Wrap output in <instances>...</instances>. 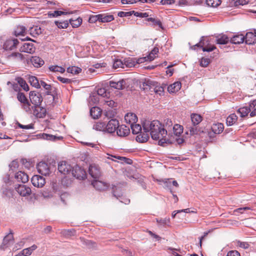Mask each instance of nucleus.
<instances>
[{
	"label": "nucleus",
	"mask_w": 256,
	"mask_h": 256,
	"mask_svg": "<svg viewBox=\"0 0 256 256\" xmlns=\"http://www.w3.org/2000/svg\"><path fill=\"white\" fill-rule=\"evenodd\" d=\"M251 210V208L250 207H248V206H245V207H243V208H236V210H234V213L235 214H236V213L238 212V213H240V214H243V211L244 210Z\"/></svg>",
	"instance_id": "obj_61"
},
{
	"label": "nucleus",
	"mask_w": 256,
	"mask_h": 256,
	"mask_svg": "<svg viewBox=\"0 0 256 256\" xmlns=\"http://www.w3.org/2000/svg\"><path fill=\"white\" fill-rule=\"evenodd\" d=\"M114 20V16L108 14H101L93 16L90 18V20L99 21L102 22H108Z\"/></svg>",
	"instance_id": "obj_3"
},
{
	"label": "nucleus",
	"mask_w": 256,
	"mask_h": 256,
	"mask_svg": "<svg viewBox=\"0 0 256 256\" xmlns=\"http://www.w3.org/2000/svg\"><path fill=\"white\" fill-rule=\"evenodd\" d=\"M17 98L22 104L28 100L25 94L22 92H18L17 94Z\"/></svg>",
	"instance_id": "obj_54"
},
{
	"label": "nucleus",
	"mask_w": 256,
	"mask_h": 256,
	"mask_svg": "<svg viewBox=\"0 0 256 256\" xmlns=\"http://www.w3.org/2000/svg\"><path fill=\"white\" fill-rule=\"evenodd\" d=\"M124 66L127 68H132L136 65V62L130 58H125L124 61Z\"/></svg>",
	"instance_id": "obj_41"
},
{
	"label": "nucleus",
	"mask_w": 256,
	"mask_h": 256,
	"mask_svg": "<svg viewBox=\"0 0 256 256\" xmlns=\"http://www.w3.org/2000/svg\"><path fill=\"white\" fill-rule=\"evenodd\" d=\"M110 86L111 88H114L117 90H123L126 86V80H122L118 82H115L112 80H110L109 82Z\"/></svg>",
	"instance_id": "obj_15"
},
{
	"label": "nucleus",
	"mask_w": 256,
	"mask_h": 256,
	"mask_svg": "<svg viewBox=\"0 0 256 256\" xmlns=\"http://www.w3.org/2000/svg\"><path fill=\"white\" fill-rule=\"evenodd\" d=\"M156 222L160 225H166L170 222V218H156Z\"/></svg>",
	"instance_id": "obj_59"
},
{
	"label": "nucleus",
	"mask_w": 256,
	"mask_h": 256,
	"mask_svg": "<svg viewBox=\"0 0 256 256\" xmlns=\"http://www.w3.org/2000/svg\"><path fill=\"white\" fill-rule=\"evenodd\" d=\"M18 42L17 39H8L4 43L3 48L6 50H12L16 48Z\"/></svg>",
	"instance_id": "obj_16"
},
{
	"label": "nucleus",
	"mask_w": 256,
	"mask_h": 256,
	"mask_svg": "<svg viewBox=\"0 0 256 256\" xmlns=\"http://www.w3.org/2000/svg\"><path fill=\"white\" fill-rule=\"evenodd\" d=\"M82 22V19L80 18H78L76 20H70V23L71 24L73 28L78 27Z\"/></svg>",
	"instance_id": "obj_50"
},
{
	"label": "nucleus",
	"mask_w": 256,
	"mask_h": 256,
	"mask_svg": "<svg viewBox=\"0 0 256 256\" xmlns=\"http://www.w3.org/2000/svg\"><path fill=\"white\" fill-rule=\"evenodd\" d=\"M130 125L133 134H138L142 132V126L140 124L135 123Z\"/></svg>",
	"instance_id": "obj_39"
},
{
	"label": "nucleus",
	"mask_w": 256,
	"mask_h": 256,
	"mask_svg": "<svg viewBox=\"0 0 256 256\" xmlns=\"http://www.w3.org/2000/svg\"><path fill=\"white\" fill-rule=\"evenodd\" d=\"M31 182L33 186L37 188H42L46 184L45 178L39 175L34 176Z\"/></svg>",
	"instance_id": "obj_12"
},
{
	"label": "nucleus",
	"mask_w": 256,
	"mask_h": 256,
	"mask_svg": "<svg viewBox=\"0 0 256 256\" xmlns=\"http://www.w3.org/2000/svg\"><path fill=\"white\" fill-rule=\"evenodd\" d=\"M108 156L107 158L108 159H110L112 160H114L112 158H117V159L121 160H124V162L127 163V164H130V162L132 161L131 160H130L129 158H127L125 157H122V156H114L110 155V154H108Z\"/></svg>",
	"instance_id": "obj_45"
},
{
	"label": "nucleus",
	"mask_w": 256,
	"mask_h": 256,
	"mask_svg": "<svg viewBox=\"0 0 256 256\" xmlns=\"http://www.w3.org/2000/svg\"><path fill=\"white\" fill-rule=\"evenodd\" d=\"M113 68H124V62L120 60H116L113 64Z\"/></svg>",
	"instance_id": "obj_53"
},
{
	"label": "nucleus",
	"mask_w": 256,
	"mask_h": 256,
	"mask_svg": "<svg viewBox=\"0 0 256 256\" xmlns=\"http://www.w3.org/2000/svg\"><path fill=\"white\" fill-rule=\"evenodd\" d=\"M159 50L157 47H154L153 50L150 52L148 56H147L148 59L149 61L153 60L156 56V55L158 54V52Z\"/></svg>",
	"instance_id": "obj_42"
},
{
	"label": "nucleus",
	"mask_w": 256,
	"mask_h": 256,
	"mask_svg": "<svg viewBox=\"0 0 256 256\" xmlns=\"http://www.w3.org/2000/svg\"><path fill=\"white\" fill-rule=\"evenodd\" d=\"M173 132L176 136H179L183 132L182 126L178 124H174L173 126Z\"/></svg>",
	"instance_id": "obj_40"
},
{
	"label": "nucleus",
	"mask_w": 256,
	"mask_h": 256,
	"mask_svg": "<svg viewBox=\"0 0 256 256\" xmlns=\"http://www.w3.org/2000/svg\"><path fill=\"white\" fill-rule=\"evenodd\" d=\"M16 81L18 84L22 88V89L26 91H28L29 90V87L26 81L22 78L18 77L16 78Z\"/></svg>",
	"instance_id": "obj_29"
},
{
	"label": "nucleus",
	"mask_w": 256,
	"mask_h": 256,
	"mask_svg": "<svg viewBox=\"0 0 256 256\" xmlns=\"http://www.w3.org/2000/svg\"><path fill=\"white\" fill-rule=\"evenodd\" d=\"M36 168L38 173L45 176L49 175L51 172L50 164L44 162H40L37 164Z\"/></svg>",
	"instance_id": "obj_4"
},
{
	"label": "nucleus",
	"mask_w": 256,
	"mask_h": 256,
	"mask_svg": "<svg viewBox=\"0 0 256 256\" xmlns=\"http://www.w3.org/2000/svg\"><path fill=\"white\" fill-rule=\"evenodd\" d=\"M80 241L82 244L86 246H87L88 248H94L96 247V244L90 240H86L84 238H80Z\"/></svg>",
	"instance_id": "obj_30"
},
{
	"label": "nucleus",
	"mask_w": 256,
	"mask_h": 256,
	"mask_svg": "<svg viewBox=\"0 0 256 256\" xmlns=\"http://www.w3.org/2000/svg\"><path fill=\"white\" fill-rule=\"evenodd\" d=\"M26 28L24 26H19L15 30L14 32L16 36H24L26 32Z\"/></svg>",
	"instance_id": "obj_35"
},
{
	"label": "nucleus",
	"mask_w": 256,
	"mask_h": 256,
	"mask_svg": "<svg viewBox=\"0 0 256 256\" xmlns=\"http://www.w3.org/2000/svg\"><path fill=\"white\" fill-rule=\"evenodd\" d=\"M98 94L102 97V98H108L110 94L108 92L105 88H100L97 90Z\"/></svg>",
	"instance_id": "obj_32"
},
{
	"label": "nucleus",
	"mask_w": 256,
	"mask_h": 256,
	"mask_svg": "<svg viewBox=\"0 0 256 256\" xmlns=\"http://www.w3.org/2000/svg\"><path fill=\"white\" fill-rule=\"evenodd\" d=\"M130 132V130L129 127L123 124L119 126L116 130L118 136L121 137L128 136Z\"/></svg>",
	"instance_id": "obj_18"
},
{
	"label": "nucleus",
	"mask_w": 256,
	"mask_h": 256,
	"mask_svg": "<svg viewBox=\"0 0 256 256\" xmlns=\"http://www.w3.org/2000/svg\"><path fill=\"white\" fill-rule=\"evenodd\" d=\"M22 108L27 113L31 114L32 110V106L30 104L28 100L27 102L22 104Z\"/></svg>",
	"instance_id": "obj_38"
},
{
	"label": "nucleus",
	"mask_w": 256,
	"mask_h": 256,
	"mask_svg": "<svg viewBox=\"0 0 256 256\" xmlns=\"http://www.w3.org/2000/svg\"><path fill=\"white\" fill-rule=\"evenodd\" d=\"M230 39L228 36L224 34L218 36L216 37V44H225L228 42Z\"/></svg>",
	"instance_id": "obj_26"
},
{
	"label": "nucleus",
	"mask_w": 256,
	"mask_h": 256,
	"mask_svg": "<svg viewBox=\"0 0 256 256\" xmlns=\"http://www.w3.org/2000/svg\"><path fill=\"white\" fill-rule=\"evenodd\" d=\"M40 85L42 86L45 90H46V94L48 95L52 94V87L50 84H46V82L40 80Z\"/></svg>",
	"instance_id": "obj_33"
},
{
	"label": "nucleus",
	"mask_w": 256,
	"mask_h": 256,
	"mask_svg": "<svg viewBox=\"0 0 256 256\" xmlns=\"http://www.w3.org/2000/svg\"><path fill=\"white\" fill-rule=\"evenodd\" d=\"M20 50L22 52L32 54L34 52L35 48L32 43L26 42L20 47Z\"/></svg>",
	"instance_id": "obj_19"
},
{
	"label": "nucleus",
	"mask_w": 256,
	"mask_h": 256,
	"mask_svg": "<svg viewBox=\"0 0 256 256\" xmlns=\"http://www.w3.org/2000/svg\"><path fill=\"white\" fill-rule=\"evenodd\" d=\"M28 82L32 86L36 88H40V82H39L37 78L34 76H29Z\"/></svg>",
	"instance_id": "obj_27"
},
{
	"label": "nucleus",
	"mask_w": 256,
	"mask_h": 256,
	"mask_svg": "<svg viewBox=\"0 0 256 256\" xmlns=\"http://www.w3.org/2000/svg\"><path fill=\"white\" fill-rule=\"evenodd\" d=\"M90 114L94 118H98L101 115L100 109L96 106L93 107L90 110Z\"/></svg>",
	"instance_id": "obj_28"
},
{
	"label": "nucleus",
	"mask_w": 256,
	"mask_h": 256,
	"mask_svg": "<svg viewBox=\"0 0 256 256\" xmlns=\"http://www.w3.org/2000/svg\"><path fill=\"white\" fill-rule=\"evenodd\" d=\"M89 174L94 178H99L100 172L99 168L96 164H92L89 167Z\"/></svg>",
	"instance_id": "obj_17"
},
{
	"label": "nucleus",
	"mask_w": 256,
	"mask_h": 256,
	"mask_svg": "<svg viewBox=\"0 0 256 256\" xmlns=\"http://www.w3.org/2000/svg\"><path fill=\"white\" fill-rule=\"evenodd\" d=\"M226 256H240V255L237 250H230L228 252Z\"/></svg>",
	"instance_id": "obj_64"
},
{
	"label": "nucleus",
	"mask_w": 256,
	"mask_h": 256,
	"mask_svg": "<svg viewBox=\"0 0 256 256\" xmlns=\"http://www.w3.org/2000/svg\"><path fill=\"white\" fill-rule=\"evenodd\" d=\"M30 62L36 68L40 67L44 64V61L40 57L34 56L30 58Z\"/></svg>",
	"instance_id": "obj_23"
},
{
	"label": "nucleus",
	"mask_w": 256,
	"mask_h": 256,
	"mask_svg": "<svg viewBox=\"0 0 256 256\" xmlns=\"http://www.w3.org/2000/svg\"><path fill=\"white\" fill-rule=\"evenodd\" d=\"M32 114L38 118H43L46 115V110L40 105L32 106Z\"/></svg>",
	"instance_id": "obj_5"
},
{
	"label": "nucleus",
	"mask_w": 256,
	"mask_h": 256,
	"mask_svg": "<svg viewBox=\"0 0 256 256\" xmlns=\"http://www.w3.org/2000/svg\"><path fill=\"white\" fill-rule=\"evenodd\" d=\"M42 32V31L41 28L38 26H33L30 29V33L33 37H35L36 36L40 34Z\"/></svg>",
	"instance_id": "obj_31"
},
{
	"label": "nucleus",
	"mask_w": 256,
	"mask_h": 256,
	"mask_svg": "<svg viewBox=\"0 0 256 256\" xmlns=\"http://www.w3.org/2000/svg\"><path fill=\"white\" fill-rule=\"evenodd\" d=\"M49 69L50 71L54 72H60V73H64L65 72L64 68L58 66H52L49 67Z\"/></svg>",
	"instance_id": "obj_47"
},
{
	"label": "nucleus",
	"mask_w": 256,
	"mask_h": 256,
	"mask_svg": "<svg viewBox=\"0 0 256 256\" xmlns=\"http://www.w3.org/2000/svg\"><path fill=\"white\" fill-rule=\"evenodd\" d=\"M106 124L102 122H98L93 126V128L96 130L106 131Z\"/></svg>",
	"instance_id": "obj_36"
},
{
	"label": "nucleus",
	"mask_w": 256,
	"mask_h": 256,
	"mask_svg": "<svg viewBox=\"0 0 256 256\" xmlns=\"http://www.w3.org/2000/svg\"><path fill=\"white\" fill-rule=\"evenodd\" d=\"M15 190L22 196H28L32 192L30 188L24 184L15 185Z\"/></svg>",
	"instance_id": "obj_6"
},
{
	"label": "nucleus",
	"mask_w": 256,
	"mask_h": 256,
	"mask_svg": "<svg viewBox=\"0 0 256 256\" xmlns=\"http://www.w3.org/2000/svg\"><path fill=\"white\" fill-rule=\"evenodd\" d=\"M147 21L151 22L153 26H158L160 28L163 29L162 24L160 20L154 18H150L146 19Z\"/></svg>",
	"instance_id": "obj_46"
},
{
	"label": "nucleus",
	"mask_w": 256,
	"mask_h": 256,
	"mask_svg": "<svg viewBox=\"0 0 256 256\" xmlns=\"http://www.w3.org/2000/svg\"><path fill=\"white\" fill-rule=\"evenodd\" d=\"M124 120L126 123L132 124L136 122L138 118L134 114L128 113L124 116Z\"/></svg>",
	"instance_id": "obj_21"
},
{
	"label": "nucleus",
	"mask_w": 256,
	"mask_h": 256,
	"mask_svg": "<svg viewBox=\"0 0 256 256\" xmlns=\"http://www.w3.org/2000/svg\"><path fill=\"white\" fill-rule=\"evenodd\" d=\"M202 41V46H200V48H202V49L204 47L207 46L210 44L209 40H206L204 36H202L201 38L200 42H201Z\"/></svg>",
	"instance_id": "obj_62"
},
{
	"label": "nucleus",
	"mask_w": 256,
	"mask_h": 256,
	"mask_svg": "<svg viewBox=\"0 0 256 256\" xmlns=\"http://www.w3.org/2000/svg\"><path fill=\"white\" fill-rule=\"evenodd\" d=\"M250 108L248 106L240 108L238 110V112L240 114L241 117L243 118L246 116L250 112Z\"/></svg>",
	"instance_id": "obj_37"
},
{
	"label": "nucleus",
	"mask_w": 256,
	"mask_h": 256,
	"mask_svg": "<svg viewBox=\"0 0 256 256\" xmlns=\"http://www.w3.org/2000/svg\"><path fill=\"white\" fill-rule=\"evenodd\" d=\"M224 126L222 124L218 123L213 124L211 127L212 132H209L208 134L210 138H214L215 134L222 133L224 130Z\"/></svg>",
	"instance_id": "obj_11"
},
{
	"label": "nucleus",
	"mask_w": 256,
	"mask_h": 256,
	"mask_svg": "<svg viewBox=\"0 0 256 256\" xmlns=\"http://www.w3.org/2000/svg\"><path fill=\"white\" fill-rule=\"evenodd\" d=\"M43 138L44 139L48 140L56 141L58 140H60L62 138V136H55L49 134H44Z\"/></svg>",
	"instance_id": "obj_44"
},
{
	"label": "nucleus",
	"mask_w": 256,
	"mask_h": 256,
	"mask_svg": "<svg viewBox=\"0 0 256 256\" xmlns=\"http://www.w3.org/2000/svg\"><path fill=\"white\" fill-rule=\"evenodd\" d=\"M55 24L56 25V26L60 28H66L68 26L69 24V23L68 20H65L62 22L56 21Z\"/></svg>",
	"instance_id": "obj_55"
},
{
	"label": "nucleus",
	"mask_w": 256,
	"mask_h": 256,
	"mask_svg": "<svg viewBox=\"0 0 256 256\" xmlns=\"http://www.w3.org/2000/svg\"><path fill=\"white\" fill-rule=\"evenodd\" d=\"M164 184L168 188L169 190H170V192L172 194V189L170 188L171 186L173 185L176 187L178 186V184L176 180L172 181L170 180H166L164 182Z\"/></svg>",
	"instance_id": "obj_43"
},
{
	"label": "nucleus",
	"mask_w": 256,
	"mask_h": 256,
	"mask_svg": "<svg viewBox=\"0 0 256 256\" xmlns=\"http://www.w3.org/2000/svg\"><path fill=\"white\" fill-rule=\"evenodd\" d=\"M158 120L150 121L146 120L142 122L143 130L150 132L152 138L154 140H159V145L170 143V140L166 138L167 130Z\"/></svg>",
	"instance_id": "obj_1"
},
{
	"label": "nucleus",
	"mask_w": 256,
	"mask_h": 256,
	"mask_svg": "<svg viewBox=\"0 0 256 256\" xmlns=\"http://www.w3.org/2000/svg\"><path fill=\"white\" fill-rule=\"evenodd\" d=\"M92 184L98 190H106L109 186V184H108L102 181L98 180H93L92 182Z\"/></svg>",
	"instance_id": "obj_13"
},
{
	"label": "nucleus",
	"mask_w": 256,
	"mask_h": 256,
	"mask_svg": "<svg viewBox=\"0 0 256 256\" xmlns=\"http://www.w3.org/2000/svg\"><path fill=\"white\" fill-rule=\"evenodd\" d=\"M72 14V12H65L60 10H55L54 12L50 14V16H52V17H58V16H60L62 14Z\"/></svg>",
	"instance_id": "obj_51"
},
{
	"label": "nucleus",
	"mask_w": 256,
	"mask_h": 256,
	"mask_svg": "<svg viewBox=\"0 0 256 256\" xmlns=\"http://www.w3.org/2000/svg\"><path fill=\"white\" fill-rule=\"evenodd\" d=\"M12 238H13L12 234L10 233V234H8L7 236H6L4 238L3 240L2 244L4 246H6V245L9 244L10 242H12Z\"/></svg>",
	"instance_id": "obj_48"
},
{
	"label": "nucleus",
	"mask_w": 256,
	"mask_h": 256,
	"mask_svg": "<svg viewBox=\"0 0 256 256\" xmlns=\"http://www.w3.org/2000/svg\"><path fill=\"white\" fill-rule=\"evenodd\" d=\"M40 194L44 198H50L52 196V192L48 190H44L41 192Z\"/></svg>",
	"instance_id": "obj_58"
},
{
	"label": "nucleus",
	"mask_w": 256,
	"mask_h": 256,
	"mask_svg": "<svg viewBox=\"0 0 256 256\" xmlns=\"http://www.w3.org/2000/svg\"><path fill=\"white\" fill-rule=\"evenodd\" d=\"M237 118L238 117L235 114H230L226 118V123L227 125L230 126L233 125L236 122Z\"/></svg>",
	"instance_id": "obj_34"
},
{
	"label": "nucleus",
	"mask_w": 256,
	"mask_h": 256,
	"mask_svg": "<svg viewBox=\"0 0 256 256\" xmlns=\"http://www.w3.org/2000/svg\"><path fill=\"white\" fill-rule=\"evenodd\" d=\"M82 71V69L80 68L72 66L68 67V72L73 74H78Z\"/></svg>",
	"instance_id": "obj_49"
},
{
	"label": "nucleus",
	"mask_w": 256,
	"mask_h": 256,
	"mask_svg": "<svg viewBox=\"0 0 256 256\" xmlns=\"http://www.w3.org/2000/svg\"><path fill=\"white\" fill-rule=\"evenodd\" d=\"M210 62V60L208 58H202L201 59L200 64L203 67L207 66Z\"/></svg>",
	"instance_id": "obj_60"
},
{
	"label": "nucleus",
	"mask_w": 256,
	"mask_h": 256,
	"mask_svg": "<svg viewBox=\"0 0 256 256\" xmlns=\"http://www.w3.org/2000/svg\"><path fill=\"white\" fill-rule=\"evenodd\" d=\"M149 133L148 132H141L140 134L136 137V140L140 142H145L149 139Z\"/></svg>",
	"instance_id": "obj_24"
},
{
	"label": "nucleus",
	"mask_w": 256,
	"mask_h": 256,
	"mask_svg": "<svg viewBox=\"0 0 256 256\" xmlns=\"http://www.w3.org/2000/svg\"><path fill=\"white\" fill-rule=\"evenodd\" d=\"M192 126L187 125L186 128L187 129L186 133L190 134V135L198 134L200 132L197 125H198L202 121V117L200 115L196 114H192L190 116Z\"/></svg>",
	"instance_id": "obj_2"
},
{
	"label": "nucleus",
	"mask_w": 256,
	"mask_h": 256,
	"mask_svg": "<svg viewBox=\"0 0 256 256\" xmlns=\"http://www.w3.org/2000/svg\"><path fill=\"white\" fill-rule=\"evenodd\" d=\"M215 49H216V47L215 46L210 44L208 46L204 47L202 48V50L204 52H210L214 50Z\"/></svg>",
	"instance_id": "obj_63"
},
{
	"label": "nucleus",
	"mask_w": 256,
	"mask_h": 256,
	"mask_svg": "<svg viewBox=\"0 0 256 256\" xmlns=\"http://www.w3.org/2000/svg\"><path fill=\"white\" fill-rule=\"evenodd\" d=\"M245 42L248 44H252L256 42V30L254 32H248L244 36Z\"/></svg>",
	"instance_id": "obj_14"
},
{
	"label": "nucleus",
	"mask_w": 256,
	"mask_h": 256,
	"mask_svg": "<svg viewBox=\"0 0 256 256\" xmlns=\"http://www.w3.org/2000/svg\"><path fill=\"white\" fill-rule=\"evenodd\" d=\"M72 168V167L65 161L60 162L58 165V171L64 174L71 172Z\"/></svg>",
	"instance_id": "obj_10"
},
{
	"label": "nucleus",
	"mask_w": 256,
	"mask_h": 256,
	"mask_svg": "<svg viewBox=\"0 0 256 256\" xmlns=\"http://www.w3.org/2000/svg\"><path fill=\"white\" fill-rule=\"evenodd\" d=\"M30 98L34 106L40 105L43 100L41 94L36 91L30 92Z\"/></svg>",
	"instance_id": "obj_7"
},
{
	"label": "nucleus",
	"mask_w": 256,
	"mask_h": 256,
	"mask_svg": "<svg viewBox=\"0 0 256 256\" xmlns=\"http://www.w3.org/2000/svg\"><path fill=\"white\" fill-rule=\"evenodd\" d=\"M120 126L119 122L116 119H112L107 124L106 126V131L108 133L114 132L117 130Z\"/></svg>",
	"instance_id": "obj_9"
},
{
	"label": "nucleus",
	"mask_w": 256,
	"mask_h": 256,
	"mask_svg": "<svg viewBox=\"0 0 256 256\" xmlns=\"http://www.w3.org/2000/svg\"><path fill=\"white\" fill-rule=\"evenodd\" d=\"M181 86V83L176 82L168 86V90L170 93H175L180 89Z\"/></svg>",
	"instance_id": "obj_22"
},
{
	"label": "nucleus",
	"mask_w": 256,
	"mask_h": 256,
	"mask_svg": "<svg viewBox=\"0 0 256 256\" xmlns=\"http://www.w3.org/2000/svg\"><path fill=\"white\" fill-rule=\"evenodd\" d=\"M15 178L18 182L26 183L28 180V176L25 172L20 171L16 174Z\"/></svg>",
	"instance_id": "obj_20"
},
{
	"label": "nucleus",
	"mask_w": 256,
	"mask_h": 256,
	"mask_svg": "<svg viewBox=\"0 0 256 256\" xmlns=\"http://www.w3.org/2000/svg\"><path fill=\"white\" fill-rule=\"evenodd\" d=\"M71 172L73 176L79 180L84 179L86 176L84 170L78 166L72 167Z\"/></svg>",
	"instance_id": "obj_8"
},
{
	"label": "nucleus",
	"mask_w": 256,
	"mask_h": 256,
	"mask_svg": "<svg viewBox=\"0 0 256 256\" xmlns=\"http://www.w3.org/2000/svg\"><path fill=\"white\" fill-rule=\"evenodd\" d=\"M102 102H104V104L106 106H108L110 108H114L116 106V103L112 100H106L105 99L102 100Z\"/></svg>",
	"instance_id": "obj_57"
},
{
	"label": "nucleus",
	"mask_w": 256,
	"mask_h": 256,
	"mask_svg": "<svg viewBox=\"0 0 256 256\" xmlns=\"http://www.w3.org/2000/svg\"><path fill=\"white\" fill-rule=\"evenodd\" d=\"M244 40V36L242 34H236L230 40V42L234 44H240Z\"/></svg>",
	"instance_id": "obj_25"
},
{
	"label": "nucleus",
	"mask_w": 256,
	"mask_h": 256,
	"mask_svg": "<svg viewBox=\"0 0 256 256\" xmlns=\"http://www.w3.org/2000/svg\"><path fill=\"white\" fill-rule=\"evenodd\" d=\"M206 4L212 7H216L218 6L221 2L220 0H206Z\"/></svg>",
	"instance_id": "obj_52"
},
{
	"label": "nucleus",
	"mask_w": 256,
	"mask_h": 256,
	"mask_svg": "<svg viewBox=\"0 0 256 256\" xmlns=\"http://www.w3.org/2000/svg\"><path fill=\"white\" fill-rule=\"evenodd\" d=\"M120 188V186L119 185L117 186H112V192H113V194L114 196L116 197L117 198H118V197H120L121 195H122V193L118 192V188Z\"/></svg>",
	"instance_id": "obj_56"
}]
</instances>
